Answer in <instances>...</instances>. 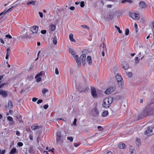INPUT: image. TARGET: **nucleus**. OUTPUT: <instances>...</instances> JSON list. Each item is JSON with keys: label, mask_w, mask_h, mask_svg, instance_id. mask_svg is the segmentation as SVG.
Here are the masks:
<instances>
[{"label": "nucleus", "mask_w": 154, "mask_h": 154, "mask_svg": "<svg viewBox=\"0 0 154 154\" xmlns=\"http://www.w3.org/2000/svg\"><path fill=\"white\" fill-rule=\"evenodd\" d=\"M113 101V98L112 97H109L105 98L103 101V103L102 104L103 107L105 109L109 108Z\"/></svg>", "instance_id": "obj_1"}, {"label": "nucleus", "mask_w": 154, "mask_h": 154, "mask_svg": "<svg viewBox=\"0 0 154 154\" xmlns=\"http://www.w3.org/2000/svg\"><path fill=\"white\" fill-rule=\"evenodd\" d=\"M63 135L62 134V132L60 131H58L57 133L56 140L57 144L60 143L63 141Z\"/></svg>", "instance_id": "obj_2"}, {"label": "nucleus", "mask_w": 154, "mask_h": 154, "mask_svg": "<svg viewBox=\"0 0 154 154\" xmlns=\"http://www.w3.org/2000/svg\"><path fill=\"white\" fill-rule=\"evenodd\" d=\"M154 134V125L152 126L147 127V130L144 132L145 135H147L148 136H151Z\"/></svg>", "instance_id": "obj_3"}, {"label": "nucleus", "mask_w": 154, "mask_h": 154, "mask_svg": "<svg viewBox=\"0 0 154 154\" xmlns=\"http://www.w3.org/2000/svg\"><path fill=\"white\" fill-rule=\"evenodd\" d=\"M151 109L148 108H146L141 112L140 116L141 118L145 117L150 114Z\"/></svg>", "instance_id": "obj_4"}, {"label": "nucleus", "mask_w": 154, "mask_h": 154, "mask_svg": "<svg viewBox=\"0 0 154 154\" xmlns=\"http://www.w3.org/2000/svg\"><path fill=\"white\" fill-rule=\"evenodd\" d=\"M30 28L31 31L34 36H36L38 31V27L36 26H34L31 27Z\"/></svg>", "instance_id": "obj_5"}, {"label": "nucleus", "mask_w": 154, "mask_h": 154, "mask_svg": "<svg viewBox=\"0 0 154 154\" xmlns=\"http://www.w3.org/2000/svg\"><path fill=\"white\" fill-rule=\"evenodd\" d=\"M129 16L131 17L133 19L136 20H138L140 18V17L139 14H137L135 13H130Z\"/></svg>", "instance_id": "obj_6"}, {"label": "nucleus", "mask_w": 154, "mask_h": 154, "mask_svg": "<svg viewBox=\"0 0 154 154\" xmlns=\"http://www.w3.org/2000/svg\"><path fill=\"white\" fill-rule=\"evenodd\" d=\"M115 89L114 87H110L108 88L105 91V93L106 94H109L114 90Z\"/></svg>", "instance_id": "obj_7"}, {"label": "nucleus", "mask_w": 154, "mask_h": 154, "mask_svg": "<svg viewBox=\"0 0 154 154\" xmlns=\"http://www.w3.org/2000/svg\"><path fill=\"white\" fill-rule=\"evenodd\" d=\"M121 66L125 70L129 68V64L127 63L125 61H123L122 62Z\"/></svg>", "instance_id": "obj_8"}, {"label": "nucleus", "mask_w": 154, "mask_h": 154, "mask_svg": "<svg viewBox=\"0 0 154 154\" xmlns=\"http://www.w3.org/2000/svg\"><path fill=\"white\" fill-rule=\"evenodd\" d=\"M91 94L94 98L97 97V95L96 93L95 89L94 87H91Z\"/></svg>", "instance_id": "obj_9"}, {"label": "nucleus", "mask_w": 154, "mask_h": 154, "mask_svg": "<svg viewBox=\"0 0 154 154\" xmlns=\"http://www.w3.org/2000/svg\"><path fill=\"white\" fill-rule=\"evenodd\" d=\"M139 6L141 9L145 8L147 6L145 3L143 1L140 2L139 3Z\"/></svg>", "instance_id": "obj_10"}, {"label": "nucleus", "mask_w": 154, "mask_h": 154, "mask_svg": "<svg viewBox=\"0 0 154 154\" xmlns=\"http://www.w3.org/2000/svg\"><path fill=\"white\" fill-rule=\"evenodd\" d=\"M0 95H2L4 97H6L7 96L8 93L6 91L3 90H0Z\"/></svg>", "instance_id": "obj_11"}, {"label": "nucleus", "mask_w": 154, "mask_h": 154, "mask_svg": "<svg viewBox=\"0 0 154 154\" xmlns=\"http://www.w3.org/2000/svg\"><path fill=\"white\" fill-rule=\"evenodd\" d=\"M74 58L76 60V62L77 63L78 65L79 66H80L81 65V60H79V59L78 58V56L77 55H76L74 57Z\"/></svg>", "instance_id": "obj_12"}, {"label": "nucleus", "mask_w": 154, "mask_h": 154, "mask_svg": "<svg viewBox=\"0 0 154 154\" xmlns=\"http://www.w3.org/2000/svg\"><path fill=\"white\" fill-rule=\"evenodd\" d=\"M99 114V111L96 108L94 109V112L93 113V116L94 117H96L98 116Z\"/></svg>", "instance_id": "obj_13"}, {"label": "nucleus", "mask_w": 154, "mask_h": 154, "mask_svg": "<svg viewBox=\"0 0 154 154\" xmlns=\"http://www.w3.org/2000/svg\"><path fill=\"white\" fill-rule=\"evenodd\" d=\"M104 17L105 19L106 20H112V16L110 14H109L107 15H106Z\"/></svg>", "instance_id": "obj_14"}, {"label": "nucleus", "mask_w": 154, "mask_h": 154, "mask_svg": "<svg viewBox=\"0 0 154 154\" xmlns=\"http://www.w3.org/2000/svg\"><path fill=\"white\" fill-rule=\"evenodd\" d=\"M13 103L11 100H9L8 103V106L9 109H12L13 107Z\"/></svg>", "instance_id": "obj_15"}, {"label": "nucleus", "mask_w": 154, "mask_h": 154, "mask_svg": "<svg viewBox=\"0 0 154 154\" xmlns=\"http://www.w3.org/2000/svg\"><path fill=\"white\" fill-rule=\"evenodd\" d=\"M85 57H86V55L85 54H83L80 57L79 60H81V61L85 60Z\"/></svg>", "instance_id": "obj_16"}, {"label": "nucleus", "mask_w": 154, "mask_h": 154, "mask_svg": "<svg viewBox=\"0 0 154 154\" xmlns=\"http://www.w3.org/2000/svg\"><path fill=\"white\" fill-rule=\"evenodd\" d=\"M86 60L88 64L91 65L92 63L91 57L90 56H88Z\"/></svg>", "instance_id": "obj_17"}, {"label": "nucleus", "mask_w": 154, "mask_h": 154, "mask_svg": "<svg viewBox=\"0 0 154 154\" xmlns=\"http://www.w3.org/2000/svg\"><path fill=\"white\" fill-rule=\"evenodd\" d=\"M116 78L117 82L121 81L123 80V79L122 78L121 76L119 75H116Z\"/></svg>", "instance_id": "obj_18"}, {"label": "nucleus", "mask_w": 154, "mask_h": 154, "mask_svg": "<svg viewBox=\"0 0 154 154\" xmlns=\"http://www.w3.org/2000/svg\"><path fill=\"white\" fill-rule=\"evenodd\" d=\"M117 82L120 88H122L123 87L124 83L123 80L121 81H119Z\"/></svg>", "instance_id": "obj_19"}, {"label": "nucleus", "mask_w": 154, "mask_h": 154, "mask_svg": "<svg viewBox=\"0 0 154 154\" xmlns=\"http://www.w3.org/2000/svg\"><path fill=\"white\" fill-rule=\"evenodd\" d=\"M73 36V34H70L69 36V38L71 41L73 42H75L76 41L74 39Z\"/></svg>", "instance_id": "obj_20"}, {"label": "nucleus", "mask_w": 154, "mask_h": 154, "mask_svg": "<svg viewBox=\"0 0 154 154\" xmlns=\"http://www.w3.org/2000/svg\"><path fill=\"white\" fill-rule=\"evenodd\" d=\"M108 115V111H103L102 113L101 116L103 117H106Z\"/></svg>", "instance_id": "obj_21"}, {"label": "nucleus", "mask_w": 154, "mask_h": 154, "mask_svg": "<svg viewBox=\"0 0 154 154\" xmlns=\"http://www.w3.org/2000/svg\"><path fill=\"white\" fill-rule=\"evenodd\" d=\"M29 151L31 153H33L35 152V150L32 146H30L29 149Z\"/></svg>", "instance_id": "obj_22"}, {"label": "nucleus", "mask_w": 154, "mask_h": 154, "mask_svg": "<svg viewBox=\"0 0 154 154\" xmlns=\"http://www.w3.org/2000/svg\"><path fill=\"white\" fill-rule=\"evenodd\" d=\"M69 51L70 53L73 55V57H74L75 56V52L71 48H69Z\"/></svg>", "instance_id": "obj_23"}, {"label": "nucleus", "mask_w": 154, "mask_h": 154, "mask_svg": "<svg viewBox=\"0 0 154 154\" xmlns=\"http://www.w3.org/2000/svg\"><path fill=\"white\" fill-rule=\"evenodd\" d=\"M125 145L124 143H120L119 147L121 149H123L125 148Z\"/></svg>", "instance_id": "obj_24"}, {"label": "nucleus", "mask_w": 154, "mask_h": 154, "mask_svg": "<svg viewBox=\"0 0 154 154\" xmlns=\"http://www.w3.org/2000/svg\"><path fill=\"white\" fill-rule=\"evenodd\" d=\"M50 30L51 31H54L55 29V26L53 24L51 25L50 26Z\"/></svg>", "instance_id": "obj_25"}, {"label": "nucleus", "mask_w": 154, "mask_h": 154, "mask_svg": "<svg viewBox=\"0 0 154 154\" xmlns=\"http://www.w3.org/2000/svg\"><path fill=\"white\" fill-rule=\"evenodd\" d=\"M103 47H102V51H106L107 50V49L106 48V45L105 44L104 42H103Z\"/></svg>", "instance_id": "obj_26"}, {"label": "nucleus", "mask_w": 154, "mask_h": 154, "mask_svg": "<svg viewBox=\"0 0 154 154\" xmlns=\"http://www.w3.org/2000/svg\"><path fill=\"white\" fill-rule=\"evenodd\" d=\"M16 148H13L12 149L10 152L11 154H14L16 152Z\"/></svg>", "instance_id": "obj_27"}, {"label": "nucleus", "mask_w": 154, "mask_h": 154, "mask_svg": "<svg viewBox=\"0 0 154 154\" xmlns=\"http://www.w3.org/2000/svg\"><path fill=\"white\" fill-rule=\"evenodd\" d=\"M35 1H32L30 2H28L27 3V5H29L30 4H32V5H34L35 4Z\"/></svg>", "instance_id": "obj_28"}, {"label": "nucleus", "mask_w": 154, "mask_h": 154, "mask_svg": "<svg viewBox=\"0 0 154 154\" xmlns=\"http://www.w3.org/2000/svg\"><path fill=\"white\" fill-rule=\"evenodd\" d=\"M132 1L131 0H123L122 1V3H124L126 2H128L131 3L132 2Z\"/></svg>", "instance_id": "obj_29"}, {"label": "nucleus", "mask_w": 154, "mask_h": 154, "mask_svg": "<svg viewBox=\"0 0 154 154\" xmlns=\"http://www.w3.org/2000/svg\"><path fill=\"white\" fill-rule=\"evenodd\" d=\"M43 72H40L37 74L35 76V78H36L37 77H38L40 76H42L43 75Z\"/></svg>", "instance_id": "obj_30"}, {"label": "nucleus", "mask_w": 154, "mask_h": 154, "mask_svg": "<svg viewBox=\"0 0 154 154\" xmlns=\"http://www.w3.org/2000/svg\"><path fill=\"white\" fill-rule=\"evenodd\" d=\"M57 38L56 36H54L53 38V44L54 45H56L57 44Z\"/></svg>", "instance_id": "obj_31"}, {"label": "nucleus", "mask_w": 154, "mask_h": 154, "mask_svg": "<svg viewBox=\"0 0 154 154\" xmlns=\"http://www.w3.org/2000/svg\"><path fill=\"white\" fill-rule=\"evenodd\" d=\"M136 142L137 145L139 146L140 143V139H137L136 140Z\"/></svg>", "instance_id": "obj_32"}, {"label": "nucleus", "mask_w": 154, "mask_h": 154, "mask_svg": "<svg viewBox=\"0 0 154 154\" xmlns=\"http://www.w3.org/2000/svg\"><path fill=\"white\" fill-rule=\"evenodd\" d=\"M48 91V90L46 88H44L42 91V93L43 94H45V93Z\"/></svg>", "instance_id": "obj_33"}, {"label": "nucleus", "mask_w": 154, "mask_h": 154, "mask_svg": "<svg viewBox=\"0 0 154 154\" xmlns=\"http://www.w3.org/2000/svg\"><path fill=\"white\" fill-rule=\"evenodd\" d=\"M115 27L118 30L119 32V33H122V32L121 30H120V28L119 27H118L116 25L115 26Z\"/></svg>", "instance_id": "obj_34"}, {"label": "nucleus", "mask_w": 154, "mask_h": 154, "mask_svg": "<svg viewBox=\"0 0 154 154\" xmlns=\"http://www.w3.org/2000/svg\"><path fill=\"white\" fill-rule=\"evenodd\" d=\"M129 29L128 28H126L125 30V35H127L129 34Z\"/></svg>", "instance_id": "obj_35"}, {"label": "nucleus", "mask_w": 154, "mask_h": 154, "mask_svg": "<svg viewBox=\"0 0 154 154\" xmlns=\"http://www.w3.org/2000/svg\"><path fill=\"white\" fill-rule=\"evenodd\" d=\"M81 26L82 27L84 28H85L86 29H88L89 30H90L89 27H88V26H87L86 25H82Z\"/></svg>", "instance_id": "obj_36"}, {"label": "nucleus", "mask_w": 154, "mask_h": 154, "mask_svg": "<svg viewBox=\"0 0 154 154\" xmlns=\"http://www.w3.org/2000/svg\"><path fill=\"white\" fill-rule=\"evenodd\" d=\"M89 88L88 87H86L84 90H83L82 91H80V93H82V92H85L86 91H87L88 90Z\"/></svg>", "instance_id": "obj_37"}, {"label": "nucleus", "mask_w": 154, "mask_h": 154, "mask_svg": "<svg viewBox=\"0 0 154 154\" xmlns=\"http://www.w3.org/2000/svg\"><path fill=\"white\" fill-rule=\"evenodd\" d=\"M7 119L8 120H9V121L11 122L13 121V118L11 116H9L8 117Z\"/></svg>", "instance_id": "obj_38"}, {"label": "nucleus", "mask_w": 154, "mask_h": 154, "mask_svg": "<svg viewBox=\"0 0 154 154\" xmlns=\"http://www.w3.org/2000/svg\"><path fill=\"white\" fill-rule=\"evenodd\" d=\"M10 48L9 47L8 48L6 49L7 53L6 55H10Z\"/></svg>", "instance_id": "obj_39"}, {"label": "nucleus", "mask_w": 154, "mask_h": 154, "mask_svg": "<svg viewBox=\"0 0 154 154\" xmlns=\"http://www.w3.org/2000/svg\"><path fill=\"white\" fill-rule=\"evenodd\" d=\"M98 129L99 130V131H103V128L101 126H99L97 127Z\"/></svg>", "instance_id": "obj_40"}, {"label": "nucleus", "mask_w": 154, "mask_h": 154, "mask_svg": "<svg viewBox=\"0 0 154 154\" xmlns=\"http://www.w3.org/2000/svg\"><path fill=\"white\" fill-rule=\"evenodd\" d=\"M10 11H8V10L7 11L5 10L4 11L2 12V13H1L0 14V16L2 15V14H5L6 12H9Z\"/></svg>", "instance_id": "obj_41"}, {"label": "nucleus", "mask_w": 154, "mask_h": 154, "mask_svg": "<svg viewBox=\"0 0 154 154\" xmlns=\"http://www.w3.org/2000/svg\"><path fill=\"white\" fill-rule=\"evenodd\" d=\"M36 79V81L37 82H40L42 80L41 78L40 77H37V78Z\"/></svg>", "instance_id": "obj_42"}, {"label": "nucleus", "mask_w": 154, "mask_h": 154, "mask_svg": "<svg viewBox=\"0 0 154 154\" xmlns=\"http://www.w3.org/2000/svg\"><path fill=\"white\" fill-rule=\"evenodd\" d=\"M67 139L68 140H69L71 142H72L73 140V138L72 137H67Z\"/></svg>", "instance_id": "obj_43"}, {"label": "nucleus", "mask_w": 154, "mask_h": 154, "mask_svg": "<svg viewBox=\"0 0 154 154\" xmlns=\"http://www.w3.org/2000/svg\"><path fill=\"white\" fill-rule=\"evenodd\" d=\"M17 145L20 147H21L23 145V144L21 142H19L17 143Z\"/></svg>", "instance_id": "obj_44"}, {"label": "nucleus", "mask_w": 154, "mask_h": 154, "mask_svg": "<svg viewBox=\"0 0 154 154\" xmlns=\"http://www.w3.org/2000/svg\"><path fill=\"white\" fill-rule=\"evenodd\" d=\"M77 121V119L76 118H75L74 119V120L73 122V125L74 126H76V122Z\"/></svg>", "instance_id": "obj_45"}, {"label": "nucleus", "mask_w": 154, "mask_h": 154, "mask_svg": "<svg viewBox=\"0 0 154 154\" xmlns=\"http://www.w3.org/2000/svg\"><path fill=\"white\" fill-rule=\"evenodd\" d=\"M131 154H136V151L135 149H132L131 150Z\"/></svg>", "instance_id": "obj_46"}, {"label": "nucleus", "mask_w": 154, "mask_h": 154, "mask_svg": "<svg viewBox=\"0 0 154 154\" xmlns=\"http://www.w3.org/2000/svg\"><path fill=\"white\" fill-rule=\"evenodd\" d=\"M85 3L84 1H82L80 2V6L83 8L84 6Z\"/></svg>", "instance_id": "obj_47"}, {"label": "nucleus", "mask_w": 154, "mask_h": 154, "mask_svg": "<svg viewBox=\"0 0 154 154\" xmlns=\"http://www.w3.org/2000/svg\"><path fill=\"white\" fill-rule=\"evenodd\" d=\"M57 120H62L63 121L65 122L66 120V119L65 118L63 119V118H58L57 119Z\"/></svg>", "instance_id": "obj_48"}, {"label": "nucleus", "mask_w": 154, "mask_h": 154, "mask_svg": "<svg viewBox=\"0 0 154 154\" xmlns=\"http://www.w3.org/2000/svg\"><path fill=\"white\" fill-rule=\"evenodd\" d=\"M17 5H18V4H16L14 6H12L11 8H9L8 9V11H11V9L12 8H14V7H16L17 6Z\"/></svg>", "instance_id": "obj_49"}, {"label": "nucleus", "mask_w": 154, "mask_h": 154, "mask_svg": "<svg viewBox=\"0 0 154 154\" xmlns=\"http://www.w3.org/2000/svg\"><path fill=\"white\" fill-rule=\"evenodd\" d=\"M135 62H136V63H139V59H138V57H136L135 59Z\"/></svg>", "instance_id": "obj_50"}, {"label": "nucleus", "mask_w": 154, "mask_h": 154, "mask_svg": "<svg viewBox=\"0 0 154 154\" xmlns=\"http://www.w3.org/2000/svg\"><path fill=\"white\" fill-rule=\"evenodd\" d=\"M23 36L24 39H27L28 38H30L29 36L27 34V33H26V34Z\"/></svg>", "instance_id": "obj_51"}, {"label": "nucleus", "mask_w": 154, "mask_h": 154, "mask_svg": "<svg viewBox=\"0 0 154 154\" xmlns=\"http://www.w3.org/2000/svg\"><path fill=\"white\" fill-rule=\"evenodd\" d=\"M47 31L46 30H42L41 31V32L43 34H44L46 33Z\"/></svg>", "instance_id": "obj_52"}, {"label": "nucleus", "mask_w": 154, "mask_h": 154, "mask_svg": "<svg viewBox=\"0 0 154 154\" xmlns=\"http://www.w3.org/2000/svg\"><path fill=\"white\" fill-rule=\"evenodd\" d=\"M55 73L57 75L59 74V71L57 68L56 67L55 69Z\"/></svg>", "instance_id": "obj_53"}, {"label": "nucleus", "mask_w": 154, "mask_h": 154, "mask_svg": "<svg viewBox=\"0 0 154 154\" xmlns=\"http://www.w3.org/2000/svg\"><path fill=\"white\" fill-rule=\"evenodd\" d=\"M127 75L129 77H131L132 75V73L131 72H128L127 73Z\"/></svg>", "instance_id": "obj_54"}, {"label": "nucleus", "mask_w": 154, "mask_h": 154, "mask_svg": "<svg viewBox=\"0 0 154 154\" xmlns=\"http://www.w3.org/2000/svg\"><path fill=\"white\" fill-rule=\"evenodd\" d=\"M134 27L136 29V32H137V25L136 23H134Z\"/></svg>", "instance_id": "obj_55"}, {"label": "nucleus", "mask_w": 154, "mask_h": 154, "mask_svg": "<svg viewBox=\"0 0 154 154\" xmlns=\"http://www.w3.org/2000/svg\"><path fill=\"white\" fill-rule=\"evenodd\" d=\"M48 107V104H45L43 106V107L45 109H47Z\"/></svg>", "instance_id": "obj_56"}, {"label": "nucleus", "mask_w": 154, "mask_h": 154, "mask_svg": "<svg viewBox=\"0 0 154 154\" xmlns=\"http://www.w3.org/2000/svg\"><path fill=\"white\" fill-rule=\"evenodd\" d=\"M43 102V100H42L39 99L38 100V101L37 102V103L38 104H39L40 103H41Z\"/></svg>", "instance_id": "obj_57"}, {"label": "nucleus", "mask_w": 154, "mask_h": 154, "mask_svg": "<svg viewBox=\"0 0 154 154\" xmlns=\"http://www.w3.org/2000/svg\"><path fill=\"white\" fill-rule=\"evenodd\" d=\"M31 128L33 130H35L36 129L35 125H32L31 126Z\"/></svg>", "instance_id": "obj_58"}, {"label": "nucleus", "mask_w": 154, "mask_h": 154, "mask_svg": "<svg viewBox=\"0 0 154 154\" xmlns=\"http://www.w3.org/2000/svg\"><path fill=\"white\" fill-rule=\"evenodd\" d=\"M38 14H39V15L42 18L43 17V13L42 12H39Z\"/></svg>", "instance_id": "obj_59"}, {"label": "nucleus", "mask_w": 154, "mask_h": 154, "mask_svg": "<svg viewBox=\"0 0 154 154\" xmlns=\"http://www.w3.org/2000/svg\"><path fill=\"white\" fill-rule=\"evenodd\" d=\"M6 37L9 38H12V36L10 35H6Z\"/></svg>", "instance_id": "obj_60"}, {"label": "nucleus", "mask_w": 154, "mask_h": 154, "mask_svg": "<svg viewBox=\"0 0 154 154\" xmlns=\"http://www.w3.org/2000/svg\"><path fill=\"white\" fill-rule=\"evenodd\" d=\"M38 98L36 97H34L32 99V101L33 102H35L37 100Z\"/></svg>", "instance_id": "obj_61"}, {"label": "nucleus", "mask_w": 154, "mask_h": 154, "mask_svg": "<svg viewBox=\"0 0 154 154\" xmlns=\"http://www.w3.org/2000/svg\"><path fill=\"white\" fill-rule=\"evenodd\" d=\"M16 134L18 136H20V133L19 131H17L16 132Z\"/></svg>", "instance_id": "obj_62"}, {"label": "nucleus", "mask_w": 154, "mask_h": 154, "mask_svg": "<svg viewBox=\"0 0 154 154\" xmlns=\"http://www.w3.org/2000/svg\"><path fill=\"white\" fill-rule=\"evenodd\" d=\"M6 84V83H2L0 85V88H2L3 86L4 85H5Z\"/></svg>", "instance_id": "obj_63"}, {"label": "nucleus", "mask_w": 154, "mask_h": 154, "mask_svg": "<svg viewBox=\"0 0 154 154\" xmlns=\"http://www.w3.org/2000/svg\"><path fill=\"white\" fill-rule=\"evenodd\" d=\"M19 38L20 39H22V40H23L24 39V36L23 35H21L19 36Z\"/></svg>", "instance_id": "obj_64"}]
</instances>
